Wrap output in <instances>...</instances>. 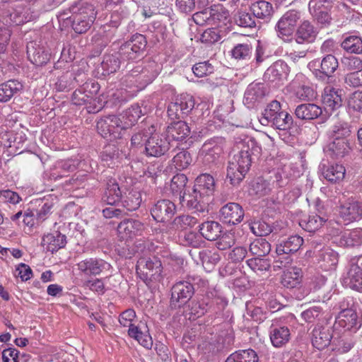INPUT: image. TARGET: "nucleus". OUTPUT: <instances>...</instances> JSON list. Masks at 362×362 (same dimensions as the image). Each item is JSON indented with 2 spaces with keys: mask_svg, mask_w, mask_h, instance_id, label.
I'll use <instances>...</instances> for the list:
<instances>
[{
  "mask_svg": "<svg viewBox=\"0 0 362 362\" xmlns=\"http://www.w3.org/2000/svg\"><path fill=\"white\" fill-rule=\"evenodd\" d=\"M78 269L85 275L97 276L104 271L110 270L111 265L106 261L98 258H86L77 264Z\"/></svg>",
  "mask_w": 362,
  "mask_h": 362,
  "instance_id": "nucleus-23",
  "label": "nucleus"
},
{
  "mask_svg": "<svg viewBox=\"0 0 362 362\" xmlns=\"http://www.w3.org/2000/svg\"><path fill=\"white\" fill-rule=\"evenodd\" d=\"M194 187L198 192L206 197L214 194L216 189V182L214 177L209 173H202L197 177L194 180Z\"/></svg>",
  "mask_w": 362,
  "mask_h": 362,
  "instance_id": "nucleus-38",
  "label": "nucleus"
},
{
  "mask_svg": "<svg viewBox=\"0 0 362 362\" xmlns=\"http://www.w3.org/2000/svg\"><path fill=\"white\" fill-rule=\"evenodd\" d=\"M250 229L256 236H267L273 232L274 227L264 220L259 219L249 223Z\"/></svg>",
  "mask_w": 362,
  "mask_h": 362,
  "instance_id": "nucleus-60",
  "label": "nucleus"
},
{
  "mask_svg": "<svg viewBox=\"0 0 362 362\" xmlns=\"http://www.w3.org/2000/svg\"><path fill=\"white\" fill-rule=\"evenodd\" d=\"M252 46L250 42L238 43L230 50L231 57L238 61H248L252 58Z\"/></svg>",
  "mask_w": 362,
  "mask_h": 362,
  "instance_id": "nucleus-48",
  "label": "nucleus"
},
{
  "mask_svg": "<svg viewBox=\"0 0 362 362\" xmlns=\"http://www.w3.org/2000/svg\"><path fill=\"white\" fill-rule=\"evenodd\" d=\"M37 209H35V218L37 222L42 223L48 218L49 215L53 212L54 203L53 200L42 199L37 200Z\"/></svg>",
  "mask_w": 362,
  "mask_h": 362,
  "instance_id": "nucleus-52",
  "label": "nucleus"
},
{
  "mask_svg": "<svg viewBox=\"0 0 362 362\" xmlns=\"http://www.w3.org/2000/svg\"><path fill=\"white\" fill-rule=\"evenodd\" d=\"M301 20V12L296 9H290L279 19L275 31L279 38L285 42H291L293 34Z\"/></svg>",
  "mask_w": 362,
  "mask_h": 362,
  "instance_id": "nucleus-9",
  "label": "nucleus"
},
{
  "mask_svg": "<svg viewBox=\"0 0 362 362\" xmlns=\"http://www.w3.org/2000/svg\"><path fill=\"white\" fill-rule=\"evenodd\" d=\"M340 246L354 247L362 244V229L356 228L351 231L344 232L339 238Z\"/></svg>",
  "mask_w": 362,
  "mask_h": 362,
  "instance_id": "nucleus-45",
  "label": "nucleus"
},
{
  "mask_svg": "<svg viewBox=\"0 0 362 362\" xmlns=\"http://www.w3.org/2000/svg\"><path fill=\"white\" fill-rule=\"evenodd\" d=\"M144 115L139 104H134L120 115V121L125 130L134 125Z\"/></svg>",
  "mask_w": 362,
  "mask_h": 362,
  "instance_id": "nucleus-41",
  "label": "nucleus"
},
{
  "mask_svg": "<svg viewBox=\"0 0 362 362\" xmlns=\"http://www.w3.org/2000/svg\"><path fill=\"white\" fill-rule=\"evenodd\" d=\"M346 282L352 289L362 291V255L354 257L350 259Z\"/></svg>",
  "mask_w": 362,
  "mask_h": 362,
  "instance_id": "nucleus-20",
  "label": "nucleus"
},
{
  "mask_svg": "<svg viewBox=\"0 0 362 362\" xmlns=\"http://www.w3.org/2000/svg\"><path fill=\"white\" fill-rule=\"evenodd\" d=\"M250 6L258 23L259 20L264 22L269 21L274 13L273 5L265 0L255 1Z\"/></svg>",
  "mask_w": 362,
  "mask_h": 362,
  "instance_id": "nucleus-34",
  "label": "nucleus"
},
{
  "mask_svg": "<svg viewBox=\"0 0 362 362\" xmlns=\"http://www.w3.org/2000/svg\"><path fill=\"white\" fill-rule=\"evenodd\" d=\"M197 223V218L183 214L175 217L172 224L176 230H185L187 228H193Z\"/></svg>",
  "mask_w": 362,
  "mask_h": 362,
  "instance_id": "nucleus-63",
  "label": "nucleus"
},
{
  "mask_svg": "<svg viewBox=\"0 0 362 362\" xmlns=\"http://www.w3.org/2000/svg\"><path fill=\"white\" fill-rule=\"evenodd\" d=\"M343 90L339 88H334L327 86L324 88L322 95V102L327 111H334L342 105Z\"/></svg>",
  "mask_w": 362,
  "mask_h": 362,
  "instance_id": "nucleus-27",
  "label": "nucleus"
},
{
  "mask_svg": "<svg viewBox=\"0 0 362 362\" xmlns=\"http://www.w3.org/2000/svg\"><path fill=\"white\" fill-rule=\"evenodd\" d=\"M208 285L207 280L197 275H187L183 280L175 282L171 288L170 308L177 310L183 308L187 303H190L196 286L204 288Z\"/></svg>",
  "mask_w": 362,
  "mask_h": 362,
  "instance_id": "nucleus-4",
  "label": "nucleus"
},
{
  "mask_svg": "<svg viewBox=\"0 0 362 362\" xmlns=\"http://www.w3.org/2000/svg\"><path fill=\"white\" fill-rule=\"evenodd\" d=\"M226 303L222 298L214 295L213 293H206L200 299L193 300L189 303L190 314L196 318L206 314L214 315L221 312Z\"/></svg>",
  "mask_w": 362,
  "mask_h": 362,
  "instance_id": "nucleus-7",
  "label": "nucleus"
},
{
  "mask_svg": "<svg viewBox=\"0 0 362 362\" xmlns=\"http://www.w3.org/2000/svg\"><path fill=\"white\" fill-rule=\"evenodd\" d=\"M28 9L21 5L17 6L8 10L7 16L9 18V23L19 25L31 20V17L28 13Z\"/></svg>",
  "mask_w": 362,
  "mask_h": 362,
  "instance_id": "nucleus-50",
  "label": "nucleus"
},
{
  "mask_svg": "<svg viewBox=\"0 0 362 362\" xmlns=\"http://www.w3.org/2000/svg\"><path fill=\"white\" fill-rule=\"evenodd\" d=\"M320 170L322 175L330 183H338L345 176V168L340 164H320Z\"/></svg>",
  "mask_w": 362,
  "mask_h": 362,
  "instance_id": "nucleus-29",
  "label": "nucleus"
},
{
  "mask_svg": "<svg viewBox=\"0 0 362 362\" xmlns=\"http://www.w3.org/2000/svg\"><path fill=\"white\" fill-rule=\"evenodd\" d=\"M262 124H271V126L280 130L290 129L293 123V117L287 112L282 110L279 102L272 101L263 112L260 119Z\"/></svg>",
  "mask_w": 362,
  "mask_h": 362,
  "instance_id": "nucleus-6",
  "label": "nucleus"
},
{
  "mask_svg": "<svg viewBox=\"0 0 362 362\" xmlns=\"http://www.w3.org/2000/svg\"><path fill=\"white\" fill-rule=\"evenodd\" d=\"M269 337L274 346L281 347L290 340L291 333L288 327H271Z\"/></svg>",
  "mask_w": 362,
  "mask_h": 362,
  "instance_id": "nucleus-42",
  "label": "nucleus"
},
{
  "mask_svg": "<svg viewBox=\"0 0 362 362\" xmlns=\"http://www.w3.org/2000/svg\"><path fill=\"white\" fill-rule=\"evenodd\" d=\"M146 36L140 33H135L121 45L119 49V54L127 60H139L146 55Z\"/></svg>",
  "mask_w": 362,
  "mask_h": 362,
  "instance_id": "nucleus-11",
  "label": "nucleus"
},
{
  "mask_svg": "<svg viewBox=\"0 0 362 362\" xmlns=\"http://www.w3.org/2000/svg\"><path fill=\"white\" fill-rule=\"evenodd\" d=\"M160 70L159 64L154 60H150L131 69L122 77V81L127 86H135L142 90L155 80Z\"/></svg>",
  "mask_w": 362,
  "mask_h": 362,
  "instance_id": "nucleus-5",
  "label": "nucleus"
},
{
  "mask_svg": "<svg viewBox=\"0 0 362 362\" xmlns=\"http://www.w3.org/2000/svg\"><path fill=\"white\" fill-rule=\"evenodd\" d=\"M122 196V192L118 183L115 180H110L107 183L102 200L107 204H119Z\"/></svg>",
  "mask_w": 362,
  "mask_h": 362,
  "instance_id": "nucleus-43",
  "label": "nucleus"
},
{
  "mask_svg": "<svg viewBox=\"0 0 362 362\" xmlns=\"http://www.w3.org/2000/svg\"><path fill=\"white\" fill-rule=\"evenodd\" d=\"M302 277L303 272L300 268L291 267L284 272L281 283L284 287L293 288L300 285Z\"/></svg>",
  "mask_w": 362,
  "mask_h": 362,
  "instance_id": "nucleus-40",
  "label": "nucleus"
},
{
  "mask_svg": "<svg viewBox=\"0 0 362 362\" xmlns=\"http://www.w3.org/2000/svg\"><path fill=\"white\" fill-rule=\"evenodd\" d=\"M332 337L329 327L316 325L312 331L313 346L319 350L323 349L329 345Z\"/></svg>",
  "mask_w": 362,
  "mask_h": 362,
  "instance_id": "nucleus-30",
  "label": "nucleus"
},
{
  "mask_svg": "<svg viewBox=\"0 0 362 362\" xmlns=\"http://www.w3.org/2000/svg\"><path fill=\"white\" fill-rule=\"evenodd\" d=\"M235 153L228 162L226 177L233 186H238L249 171L252 163L261 153V146L252 138L244 139L236 146Z\"/></svg>",
  "mask_w": 362,
  "mask_h": 362,
  "instance_id": "nucleus-1",
  "label": "nucleus"
},
{
  "mask_svg": "<svg viewBox=\"0 0 362 362\" xmlns=\"http://www.w3.org/2000/svg\"><path fill=\"white\" fill-rule=\"evenodd\" d=\"M128 335L135 339L141 346L146 349H151L153 346V340L148 331L143 332L138 326L130 327L128 329Z\"/></svg>",
  "mask_w": 362,
  "mask_h": 362,
  "instance_id": "nucleus-57",
  "label": "nucleus"
},
{
  "mask_svg": "<svg viewBox=\"0 0 362 362\" xmlns=\"http://www.w3.org/2000/svg\"><path fill=\"white\" fill-rule=\"evenodd\" d=\"M23 88V85L17 80H8L0 84V103H6Z\"/></svg>",
  "mask_w": 362,
  "mask_h": 362,
  "instance_id": "nucleus-44",
  "label": "nucleus"
},
{
  "mask_svg": "<svg viewBox=\"0 0 362 362\" xmlns=\"http://www.w3.org/2000/svg\"><path fill=\"white\" fill-rule=\"evenodd\" d=\"M199 257L205 269L209 270L213 269L221 260L218 252L209 249L200 251Z\"/></svg>",
  "mask_w": 362,
  "mask_h": 362,
  "instance_id": "nucleus-53",
  "label": "nucleus"
},
{
  "mask_svg": "<svg viewBox=\"0 0 362 362\" xmlns=\"http://www.w3.org/2000/svg\"><path fill=\"white\" fill-rule=\"evenodd\" d=\"M308 8L315 21L321 28H327L331 25L332 18L329 8L325 4H321L319 1L310 0Z\"/></svg>",
  "mask_w": 362,
  "mask_h": 362,
  "instance_id": "nucleus-25",
  "label": "nucleus"
},
{
  "mask_svg": "<svg viewBox=\"0 0 362 362\" xmlns=\"http://www.w3.org/2000/svg\"><path fill=\"white\" fill-rule=\"evenodd\" d=\"M205 197H207L193 187L191 192H184L182 195H180V201L182 205L185 203L187 208L201 211L204 210L202 204L204 202Z\"/></svg>",
  "mask_w": 362,
  "mask_h": 362,
  "instance_id": "nucleus-32",
  "label": "nucleus"
},
{
  "mask_svg": "<svg viewBox=\"0 0 362 362\" xmlns=\"http://www.w3.org/2000/svg\"><path fill=\"white\" fill-rule=\"evenodd\" d=\"M290 73V67L283 60L274 62L265 71L263 78L267 82H283L286 81Z\"/></svg>",
  "mask_w": 362,
  "mask_h": 362,
  "instance_id": "nucleus-24",
  "label": "nucleus"
},
{
  "mask_svg": "<svg viewBox=\"0 0 362 362\" xmlns=\"http://www.w3.org/2000/svg\"><path fill=\"white\" fill-rule=\"evenodd\" d=\"M249 251L255 257H265L271 251V245L264 238H257L250 244Z\"/></svg>",
  "mask_w": 362,
  "mask_h": 362,
  "instance_id": "nucleus-54",
  "label": "nucleus"
},
{
  "mask_svg": "<svg viewBox=\"0 0 362 362\" xmlns=\"http://www.w3.org/2000/svg\"><path fill=\"white\" fill-rule=\"evenodd\" d=\"M339 214L348 223L362 219V202L354 198L348 199L339 206Z\"/></svg>",
  "mask_w": 362,
  "mask_h": 362,
  "instance_id": "nucleus-21",
  "label": "nucleus"
},
{
  "mask_svg": "<svg viewBox=\"0 0 362 362\" xmlns=\"http://www.w3.org/2000/svg\"><path fill=\"white\" fill-rule=\"evenodd\" d=\"M322 113V107L314 103H303L298 105L295 109L296 117L305 121L317 119Z\"/></svg>",
  "mask_w": 362,
  "mask_h": 362,
  "instance_id": "nucleus-33",
  "label": "nucleus"
},
{
  "mask_svg": "<svg viewBox=\"0 0 362 362\" xmlns=\"http://www.w3.org/2000/svg\"><path fill=\"white\" fill-rule=\"evenodd\" d=\"M341 49L351 54H362V37L358 35L344 36L340 43Z\"/></svg>",
  "mask_w": 362,
  "mask_h": 362,
  "instance_id": "nucleus-46",
  "label": "nucleus"
},
{
  "mask_svg": "<svg viewBox=\"0 0 362 362\" xmlns=\"http://www.w3.org/2000/svg\"><path fill=\"white\" fill-rule=\"evenodd\" d=\"M317 28L308 20L299 22L293 34V41L298 45L310 44L313 42L317 35Z\"/></svg>",
  "mask_w": 362,
  "mask_h": 362,
  "instance_id": "nucleus-22",
  "label": "nucleus"
},
{
  "mask_svg": "<svg viewBox=\"0 0 362 362\" xmlns=\"http://www.w3.org/2000/svg\"><path fill=\"white\" fill-rule=\"evenodd\" d=\"M266 95V88L264 83H250L244 95V103L248 107H253L256 103L260 102Z\"/></svg>",
  "mask_w": 362,
  "mask_h": 362,
  "instance_id": "nucleus-28",
  "label": "nucleus"
},
{
  "mask_svg": "<svg viewBox=\"0 0 362 362\" xmlns=\"http://www.w3.org/2000/svg\"><path fill=\"white\" fill-rule=\"evenodd\" d=\"M200 235L209 241H214L218 239L223 233V227L217 221H206L199 226Z\"/></svg>",
  "mask_w": 362,
  "mask_h": 362,
  "instance_id": "nucleus-36",
  "label": "nucleus"
},
{
  "mask_svg": "<svg viewBox=\"0 0 362 362\" xmlns=\"http://www.w3.org/2000/svg\"><path fill=\"white\" fill-rule=\"evenodd\" d=\"M136 271L145 282L158 280L163 271L162 263L156 256L143 257L137 261Z\"/></svg>",
  "mask_w": 362,
  "mask_h": 362,
  "instance_id": "nucleus-13",
  "label": "nucleus"
},
{
  "mask_svg": "<svg viewBox=\"0 0 362 362\" xmlns=\"http://www.w3.org/2000/svg\"><path fill=\"white\" fill-rule=\"evenodd\" d=\"M141 194L136 189H129L124 192L120 199L123 209L127 211H134L137 210L141 204Z\"/></svg>",
  "mask_w": 362,
  "mask_h": 362,
  "instance_id": "nucleus-39",
  "label": "nucleus"
},
{
  "mask_svg": "<svg viewBox=\"0 0 362 362\" xmlns=\"http://www.w3.org/2000/svg\"><path fill=\"white\" fill-rule=\"evenodd\" d=\"M66 237L59 231H54L43 236L42 245L45 248L52 253L57 252L59 249L65 247Z\"/></svg>",
  "mask_w": 362,
  "mask_h": 362,
  "instance_id": "nucleus-35",
  "label": "nucleus"
},
{
  "mask_svg": "<svg viewBox=\"0 0 362 362\" xmlns=\"http://www.w3.org/2000/svg\"><path fill=\"white\" fill-rule=\"evenodd\" d=\"M150 211L156 222L165 223L175 214L176 206L169 199H160L153 205Z\"/></svg>",
  "mask_w": 362,
  "mask_h": 362,
  "instance_id": "nucleus-19",
  "label": "nucleus"
},
{
  "mask_svg": "<svg viewBox=\"0 0 362 362\" xmlns=\"http://www.w3.org/2000/svg\"><path fill=\"white\" fill-rule=\"evenodd\" d=\"M233 20L235 25L244 28H255L258 23L250 6L238 8L233 14Z\"/></svg>",
  "mask_w": 362,
  "mask_h": 362,
  "instance_id": "nucleus-31",
  "label": "nucleus"
},
{
  "mask_svg": "<svg viewBox=\"0 0 362 362\" xmlns=\"http://www.w3.org/2000/svg\"><path fill=\"white\" fill-rule=\"evenodd\" d=\"M247 265L257 274L269 271L271 267V259L266 257H255L246 261Z\"/></svg>",
  "mask_w": 362,
  "mask_h": 362,
  "instance_id": "nucleus-59",
  "label": "nucleus"
},
{
  "mask_svg": "<svg viewBox=\"0 0 362 362\" xmlns=\"http://www.w3.org/2000/svg\"><path fill=\"white\" fill-rule=\"evenodd\" d=\"M336 323L346 330H356L361 326L362 319L356 308H343V311L339 312L336 319Z\"/></svg>",
  "mask_w": 362,
  "mask_h": 362,
  "instance_id": "nucleus-26",
  "label": "nucleus"
},
{
  "mask_svg": "<svg viewBox=\"0 0 362 362\" xmlns=\"http://www.w3.org/2000/svg\"><path fill=\"white\" fill-rule=\"evenodd\" d=\"M319 261L325 269H331L338 263V254L329 249L322 250L319 254Z\"/></svg>",
  "mask_w": 362,
  "mask_h": 362,
  "instance_id": "nucleus-61",
  "label": "nucleus"
},
{
  "mask_svg": "<svg viewBox=\"0 0 362 362\" xmlns=\"http://www.w3.org/2000/svg\"><path fill=\"white\" fill-rule=\"evenodd\" d=\"M325 221V218L320 215H309L301 218L299 225L305 230L311 233L318 230Z\"/></svg>",
  "mask_w": 362,
  "mask_h": 362,
  "instance_id": "nucleus-55",
  "label": "nucleus"
},
{
  "mask_svg": "<svg viewBox=\"0 0 362 362\" xmlns=\"http://www.w3.org/2000/svg\"><path fill=\"white\" fill-rule=\"evenodd\" d=\"M27 54L30 61L36 66H43L49 61V54L42 48H27Z\"/></svg>",
  "mask_w": 362,
  "mask_h": 362,
  "instance_id": "nucleus-58",
  "label": "nucleus"
},
{
  "mask_svg": "<svg viewBox=\"0 0 362 362\" xmlns=\"http://www.w3.org/2000/svg\"><path fill=\"white\" fill-rule=\"evenodd\" d=\"M145 226L143 222L135 218H124L117 226L119 237L123 240H131L136 236H141L144 231Z\"/></svg>",
  "mask_w": 362,
  "mask_h": 362,
  "instance_id": "nucleus-18",
  "label": "nucleus"
},
{
  "mask_svg": "<svg viewBox=\"0 0 362 362\" xmlns=\"http://www.w3.org/2000/svg\"><path fill=\"white\" fill-rule=\"evenodd\" d=\"M98 132L110 141L120 139L122 132L125 130L120 118L116 115H108L97 122Z\"/></svg>",
  "mask_w": 362,
  "mask_h": 362,
  "instance_id": "nucleus-15",
  "label": "nucleus"
},
{
  "mask_svg": "<svg viewBox=\"0 0 362 362\" xmlns=\"http://www.w3.org/2000/svg\"><path fill=\"white\" fill-rule=\"evenodd\" d=\"M120 57L119 51L114 54H105L101 62V68L103 70V75H109L116 72L120 66Z\"/></svg>",
  "mask_w": 362,
  "mask_h": 362,
  "instance_id": "nucleus-47",
  "label": "nucleus"
},
{
  "mask_svg": "<svg viewBox=\"0 0 362 362\" xmlns=\"http://www.w3.org/2000/svg\"><path fill=\"white\" fill-rule=\"evenodd\" d=\"M173 145L165 134H154L146 141L144 152L148 156L160 157L165 155Z\"/></svg>",
  "mask_w": 362,
  "mask_h": 362,
  "instance_id": "nucleus-16",
  "label": "nucleus"
},
{
  "mask_svg": "<svg viewBox=\"0 0 362 362\" xmlns=\"http://www.w3.org/2000/svg\"><path fill=\"white\" fill-rule=\"evenodd\" d=\"M327 146V153L334 159L342 158L350 152L351 148L347 139H334Z\"/></svg>",
  "mask_w": 362,
  "mask_h": 362,
  "instance_id": "nucleus-37",
  "label": "nucleus"
},
{
  "mask_svg": "<svg viewBox=\"0 0 362 362\" xmlns=\"http://www.w3.org/2000/svg\"><path fill=\"white\" fill-rule=\"evenodd\" d=\"M57 16L61 26L70 25L76 33L83 34L91 28L96 18V12L91 4L81 0L59 11Z\"/></svg>",
  "mask_w": 362,
  "mask_h": 362,
  "instance_id": "nucleus-3",
  "label": "nucleus"
},
{
  "mask_svg": "<svg viewBox=\"0 0 362 362\" xmlns=\"http://www.w3.org/2000/svg\"><path fill=\"white\" fill-rule=\"evenodd\" d=\"M257 352L251 349L235 351L228 356L225 362H258Z\"/></svg>",
  "mask_w": 362,
  "mask_h": 362,
  "instance_id": "nucleus-51",
  "label": "nucleus"
},
{
  "mask_svg": "<svg viewBox=\"0 0 362 362\" xmlns=\"http://www.w3.org/2000/svg\"><path fill=\"white\" fill-rule=\"evenodd\" d=\"M347 103L348 110L350 112L362 113V91L356 90L352 93Z\"/></svg>",
  "mask_w": 362,
  "mask_h": 362,
  "instance_id": "nucleus-64",
  "label": "nucleus"
},
{
  "mask_svg": "<svg viewBox=\"0 0 362 362\" xmlns=\"http://www.w3.org/2000/svg\"><path fill=\"white\" fill-rule=\"evenodd\" d=\"M178 151L173 158V164L177 170L187 169L192 162L189 152L185 148L177 149V146L173 149V152Z\"/></svg>",
  "mask_w": 362,
  "mask_h": 362,
  "instance_id": "nucleus-49",
  "label": "nucleus"
},
{
  "mask_svg": "<svg viewBox=\"0 0 362 362\" xmlns=\"http://www.w3.org/2000/svg\"><path fill=\"white\" fill-rule=\"evenodd\" d=\"M351 133V126L347 122H340L332 126L330 136L334 139H346Z\"/></svg>",
  "mask_w": 362,
  "mask_h": 362,
  "instance_id": "nucleus-62",
  "label": "nucleus"
},
{
  "mask_svg": "<svg viewBox=\"0 0 362 362\" xmlns=\"http://www.w3.org/2000/svg\"><path fill=\"white\" fill-rule=\"evenodd\" d=\"M308 67L317 81L329 83L334 80V74L339 67V62L335 56L329 54L311 61Z\"/></svg>",
  "mask_w": 362,
  "mask_h": 362,
  "instance_id": "nucleus-8",
  "label": "nucleus"
},
{
  "mask_svg": "<svg viewBox=\"0 0 362 362\" xmlns=\"http://www.w3.org/2000/svg\"><path fill=\"white\" fill-rule=\"evenodd\" d=\"M100 90V85L97 82H86L79 88L75 90L71 95V102L75 105H86L87 111L89 113L98 112L101 106L95 105L94 97Z\"/></svg>",
  "mask_w": 362,
  "mask_h": 362,
  "instance_id": "nucleus-10",
  "label": "nucleus"
},
{
  "mask_svg": "<svg viewBox=\"0 0 362 362\" xmlns=\"http://www.w3.org/2000/svg\"><path fill=\"white\" fill-rule=\"evenodd\" d=\"M303 243V239L299 235H291L284 240H281L276 247V252L278 259L276 263H280L276 265L277 267H286L292 262V258L290 255L296 253L300 248Z\"/></svg>",
  "mask_w": 362,
  "mask_h": 362,
  "instance_id": "nucleus-12",
  "label": "nucleus"
},
{
  "mask_svg": "<svg viewBox=\"0 0 362 362\" xmlns=\"http://www.w3.org/2000/svg\"><path fill=\"white\" fill-rule=\"evenodd\" d=\"M245 211L240 204L229 202L219 210L220 221L227 225L234 226L240 223L244 218Z\"/></svg>",
  "mask_w": 362,
  "mask_h": 362,
  "instance_id": "nucleus-17",
  "label": "nucleus"
},
{
  "mask_svg": "<svg viewBox=\"0 0 362 362\" xmlns=\"http://www.w3.org/2000/svg\"><path fill=\"white\" fill-rule=\"evenodd\" d=\"M195 105L192 95L182 93L177 96L168 105L167 113L172 119H179L171 122L165 129L168 139L172 138L174 141H182L190 134V128L187 124L180 120L188 115L194 109Z\"/></svg>",
  "mask_w": 362,
  "mask_h": 362,
  "instance_id": "nucleus-2",
  "label": "nucleus"
},
{
  "mask_svg": "<svg viewBox=\"0 0 362 362\" xmlns=\"http://www.w3.org/2000/svg\"><path fill=\"white\" fill-rule=\"evenodd\" d=\"M229 16L228 11L222 5H214L209 7V25L218 26L224 23Z\"/></svg>",
  "mask_w": 362,
  "mask_h": 362,
  "instance_id": "nucleus-56",
  "label": "nucleus"
},
{
  "mask_svg": "<svg viewBox=\"0 0 362 362\" xmlns=\"http://www.w3.org/2000/svg\"><path fill=\"white\" fill-rule=\"evenodd\" d=\"M225 143L226 140L222 136H214L204 143L199 156L204 165L211 168L216 163L223 151Z\"/></svg>",
  "mask_w": 362,
  "mask_h": 362,
  "instance_id": "nucleus-14",
  "label": "nucleus"
}]
</instances>
